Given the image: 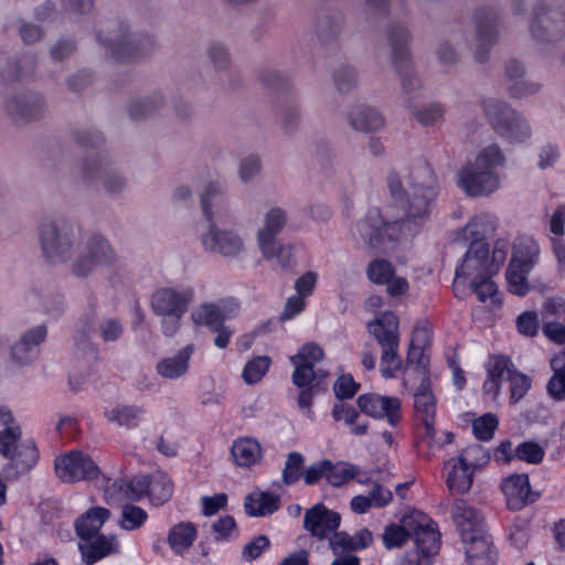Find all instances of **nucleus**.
Listing matches in <instances>:
<instances>
[{
  "label": "nucleus",
  "instance_id": "f257e3e1",
  "mask_svg": "<svg viewBox=\"0 0 565 565\" xmlns=\"http://www.w3.org/2000/svg\"><path fill=\"white\" fill-rule=\"evenodd\" d=\"M409 186L403 190L402 181L395 172L387 177V186L402 212L390 206L382 213L379 209L369 210L365 217L356 224L360 237L372 249L385 253L398 239L401 223L424 220L429 215L437 196V180L428 166L415 167L409 174Z\"/></svg>",
  "mask_w": 565,
  "mask_h": 565
},
{
  "label": "nucleus",
  "instance_id": "f03ea898",
  "mask_svg": "<svg viewBox=\"0 0 565 565\" xmlns=\"http://www.w3.org/2000/svg\"><path fill=\"white\" fill-rule=\"evenodd\" d=\"M40 242L44 257L50 263L72 260L71 273L78 278L88 277L99 267H120V260L106 238L92 235L84 243L76 244L74 227L63 220L43 223Z\"/></svg>",
  "mask_w": 565,
  "mask_h": 565
},
{
  "label": "nucleus",
  "instance_id": "7ed1b4c3",
  "mask_svg": "<svg viewBox=\"0 0 565 565\" xmlns=\"http://www.w3.org/2000/svg\"><path fill=\"white\" fill-rule=\"evenodd\" d=\"M201 207L209 223L206 232L201 234L204 249L225 257L236 256L243 249L244 242L233 230L220 226L230 222V214L218 184L211 183L206 186L201 194Z\"/></svg>",
  "mask_w": 565,
  "mask_h": 565
},
{
  "label": "nucleus",
  "instance_id": "20e7f679",
  "mask_svg": "<svg viewBox=\"0 0 565 565\" xmlns=\"http://www.w3.org/2000/svg\"><path fill=\"white\" fill-rule=\"evenodd\" d=\"M194 299V289L190 286L162 287L151 296L152 311L162 317V333L172 338L181 327V319Z\"/></svg>",
  "mask_w": 565,
  "mask_h": 565
},
{
  "label": "nucleus",
  "instance_id": "39448f33",
  "mask_svg": "<svg viewBox=\"0 0 565 565\" xmlns=\"http://www.w3.org/2000/svg\"><path fill=\"white\" fill-rule=\"evenodd\" d=\"M398 318L393 312H384L367 323V330L381 348V373L385 379L394 377L403 367L398 354Z\"/></svg>",
  "mask_w": 565,
  "mask_h": 565
},
{
  "label": "nucleus",
  "instance_id": "423d86ee",
  "mask_svg": "<svg viewBox=\"0 0 565 565\" xmlns=\"http://www.w3.org/2000/svg\"><path fill=\"white\" fill-rule=\"evenodd\" d=\"M20 427L3 428L0 431V455L9 459L6 468L8 477L18 478L31 470L39 458V451L32 440L21 441Z\"/></svg>",
  "mask_w": 565,
  "mask_h": 565
},
{
  "label": "nucleus",
  "instance_id": "0eeeda50",
  "mask_svg": "<svg viewBox=\"0 0 565 565\" xmlns=\"http://www.w3.org/2000/svg\"><path fill=\"white\" fill-rule=\"evenodd\" d=\"M483 111L494 131L510 142H524L531 136V129L525 118L498 99L482 102Z\"/></svg>",
  "mask_w": 565,
  "mask_h": 565
},
{
  "label": "nucleus",
  "instance_id": "6e6552de",
  "mask_svg": "<svg viewBox=\"0 0 565 565\" xmlns=\"http://www.w3.org/2000/svg\"><path fill=\"white\" fill-rule=\"evenodd\" d=\"M287 212L280 207H271L264 216V225L257 233V244L266 258L276 257L282 267L294 264L290 247L279 245L277 236L287 223Z\"/></svg>",
  "mask_w": 565,
  "mask_h": 565
},
{
  "label": "nucleus",
  "instance_id": "1a4fd4ad",
  "mask_svg": "<svg viewBox=\"0 0 565 565\" xmlns=\"http://www.w3.org/2000/svg\"><path fill=\"white\" fill-rule=\"evenodd\" d=\"M531 32L543 42L562 38L565 33V12L555 0H543L535 7Z\"/></svg>",
  "mask_w": 565,
  "mask_h": 565
},
{
  "label": "nucleus",
  "instance_id": "9d476101",
  "mask_svg": "<svg viewBox=\"0 0 565 565\" xmlns=\"http://www.w3.org/2000/svg\"><path fill=\"white\" fill-rule=\"evenodd\" d=\"M55 473L63 482L94 481L100 476V469L89 455L72 450L57 456L54 461Z\"/></svg>",
  "mask_w": 565,
  "mask_h": 565
},
{
  "label": "nucleus",
  "instance_id": "9b49d317",
  "mask_svg": "<svg viewBox=\"0 0 565 565\" xmlns=\"http://www.w3.org/2000/svg\"><path fill=\"white\" fill-rule=\"evenodd\" d=\"M97 40L113 57L122 61L135 58L145 45L150 44V39L131 33L127 25H119L109 38L99 32Z\"/></svg>",
  "mask_w": 565,
  "mask_h": 565
},
{
  "label": "nucleus",
  "instance_id": "f8f14e48",
  "mask_svg": "<svg viewBox=\"0 0 565 565\" xmlns=\"http://www.w3.org/2000/svg\"><path fill=\"white\" fill-rule=\"evenodd\" d=\"M406 529L411 531V537L415 545L424 551V554L434 556L440 548V534L437 525L424 513L413 512L404 516Z\"/></svg>",
  "mask_w": 565,
  "mask_h": 565
},
{
  "label": "nucleus",
  "instance_id": "ddd939ff",
  "mask_svg": "<svg viewBox=\"0 0 565 565\" xmlns=\"http://www.w3.org/2000/svg\"><path fill=\"white\" fill-rule=\"evenodd\" d=\"M388 39L393 49V60L396 68L402 75L403 90L407 94L419 88V81L412 72L411 62L406 43L408 40L407 31L404 26H393L388 31Z\"/></svg>",
  "mask_w": 565,
  "mask_h": 565
},
{
  "label": "nucleus",
  "instance_id": "4468645a",
  "mask_svg": "<svg viewBox=\"0 0 565 565\" xmlns=\"http://www.w3.org/2000/svg\"><path fill=\"white\" fill-rule=\"evenodd\" d=\"M356 404L362 413L374 418L385 417L392 426L401 422V401L397 397L367 393L360 395Z\"/></svg>",
  "mask_w": 565,
  "mask_h": 565
},
{
  "label": "nucleus",
  "instance_id": "2eb2a0df",
  "mask_svg": "<svg viewBox=\"0 0 565 565\" xmlns=\"http://www.w3.org/2000/svg\"><path fill=\"white\" fill-rule=\"evenodd\" d=\"M495 231V222L488 215H479L473 217L462 230L463 239H472L467 250L472 257L486 265L489 264V246L483 241L486 235Z\"/></svg>",
  "mask_w": 565,
  "mask_h": 565
},
{
  "label": "nucleus",
  "instance_id": "dca6fc26",
  "mask_svg": "<svg viewBox=\"0 0 565 565\" xmlns=\"http://www.w3.org/2000/svg\"><path fill=\"white\" fill-rule=\"evenodd\" d=\"M459 184L468 195L479 196L492 193L499 181L490 170L470 163L460 170Z\"/></svg>",
  "mask_w": 565,
  "mask_h": 565
},
{
  "label": "nucleus",
  "instance_id": "f3484780",
  "mask_svg": "<svg viewBox=\"0 0 565 565\" xmlns=\"http://www.w3.org/2000/svg\"><path fill=\"white\" fill-rule=\"evenodd\" d=\"M195 352V345L189 343L177 352L166 355L156 364L157 374L168 381H177L184 377L190 370V362Z\"/></svg>",
  "mask_w": 565,
  "mask_h": 565
},
{
  "label": "nucleus",
  "instance_id": "a211bd4d",
  "mask_svg": "<svg viewBox=\"0 0 565 565\" xmlns=\"http://www.w3.org/2000/svg\"><path fill=\"white\" fill-rule=\"evenodd\" d=\"M47 337L45 324H39L24 331L11 348V355L20 364H28L40 354V347Z\"/></svg>",
  "mask_w": 565,
  "mask_h": 565
},
{
  "label": "nucleus",
  "instance_id": "6ab92c4d",
  "mask_svg": "<svg viewBox=\"0 0 565 565\" xmlns=\"http://www.w3.org/2000/svg\"><path fill=\"white\" fill-rule=\"evenodd\" d=\"M340 521L339 513L330 511L319 503L306 511L303 525L312 536L322 540L338 530Z\"/></svg>",
  "mask_w": 565,
  "mask_h": 565
},
{
  "label": "nucleus",
  "instance_id": "aec40b11",
  "mask_svg": "<svg viewBox=\"0 0 565 565\" xmlns=\"http://www.w3.org/2000/svg\"><path fill=\"white\" fill-rule=\"evenodd\" d=\"M78 550L83 562L86 565H93L107 556L118 554L120 543L116 535L96 534L79 541Z\"/></svg>",
  "mask_w": 565,
  "mask_h": 565
},
{
  "label": "nucleus",
  "instance_id": "412c9836",
  "mask_svg": "<svg viewBox=\"0 0 565 565\" xmlns=\"http://www.w3.org/2000/svg\"><path fill=\"white\" fill-rule=\"evenodd\" d=\"M501 487L511 510H521L539 497V493L531 491L527 475L510 476L503 480Z\"/></svg>",
  "mask_w": 565,
  "mask_h": 565
},
{
  "label": "nucleus",
  "instance_id": "4be33fe9",
  "mask_svg": "<svg viewBox=\"0 0 565 565\" xmlns=\"http://www.w3.org/2000/svg\"><path fill=\"white\" fill-rule=\"evenodd\" d=\"M107 422L125 427L127 429H134L138 427L142 420L146 409L136 404H121L117 403L106 407L103 412Z\"/></svg>",
  "mask_w": 565,
  "mask_h": 565
},
{
  "label": "nucleus",
  "instance_id": "5701e85b",
  "mask_svg": "<svg viewBox=\"0 0 565 565\" xmlns=\"http://www.w3.org/2000/svg\"><path fill=\"white\" fill-rule=\"evenodd\" d=\"M452 518L461 537H470V533L483 529V518L467 501L458 499L452 505Z\"/></svg>",
  "mask_w": 565,
  "mask_h": 565
},
{
  "label": "nucleus",
  "instance_id": "b1692460",
  "mask_svg": "<svg viewBox=\"0 0 565 565\" xmlns=\"http://www.w3.org/2000/svg\"><path fill=\"white\" fill-rule=\"evenodd\" d=\"M446 484L450 492L463 494L471 489L475 469L459 458L450 459L446 463Z\"/></svg>",
  "mask_w": 565,
  "mask_h": 565
},
{
  "label": "nucleus",
  "instance_id": "393cba45",
  "mask_svg": "<svg viewBox=\"0 0 565 565\" xmlns=\"http://www.w3.org/2000/svg\"><path fill=\"white\" fill-rule=\"evenodd\" d=\"M85 173L87 178H98L109 194H118L126 188V180L117 170L104 164L99 159H94L88 163Z\"/></svg>",
  "mask_w": 565,
  "mask_h": 565
},
{
  "label": "nucleus",
  "instance_id": "a878e982",
  "mask_svg": "<svg viewBox=\"0 0 565 565\" xmlns=\"http://www.w3.org/2000/svg\"><path fill=\"white\" fill-rule=\"evenodd\" d=\"M110 511L103 507H93L75 521V531L79 541L99 534L104 523L109 520Z\"/></svg>",
  "mask_w": 565,
  "mask_h": 565
},
{
  "label": "nucleus",
  "instance_id": "bb28decb",
  "mask_svg": "<svg viewBox=\"0 0 565 565\" xmlns=\"http://www.w3.org/2000/svg\"><path fill=\"white\" fill-rule=\"evenodd\" d=\"M540 258V246L535 239L529 236H519L512 246L510 264L513 267H522L532 270Z\"/></svg>",
  "mask_w": 565,
  "mask_h": 565
},
{
  "label": "nucleus",
  "instance_id": "cd10ccee",
  "mask_svg": "<svg viewBox=\"0 0 565 565\" xmlns=\"http://www.w3.org/2000/svg\"><path fill=\"white\" fill-rule=\"evenodd\" d=\"M414 407L418 420L422 422L425 428V436L429 441L435 437V397L430 391L423 390L415 394Z\"/></svg>",
  "mask_w": 565,
  "mask_h": 565
},
{
  "label": "nucleus",
  "instance_id": "c85d7f7f",
  "mask_svg": "<svg viewBox=\"0 0 565 565\" xmlns=\"http://www.w3.org/2000/svg\"><path fill=\"white\" fill-rule=\"evenodd\" d=\"M515 369L511 361L504 356L493 358L488 367V380L484 382L483 390L487 394L497 396L500 391V384L504 381H510L512 373Z\"/></svg>",
  "mask_w": 565,
  "mask_h": 565
},
{
  "label": "nucleus",
  "instance_id": "c756f323",
  "mask_svg": "<svg viewBox=\"0 0 565 565\" xmlns=\"http://www.w3.org/2000/svg\"><path fill=\"white\" fill-rule=\"evenodd\" d=\"M495 21V14L492 12H486L484 17L481 13L477 17V36L479 41V49L476 52V60L480 63L487 61V51L490 45L495 41V34L493 31V23Z\"/></svg>",
  "mask_w": 565,
  "mask_h": 565
},
{
  "label": "nucleus",
  "instance_id": "7c9ffc66",
  "mask_svg": "<svg viewBox=\"0 0 565 565\" xmlns=\"http://www.w3.org/2000/svg\"><path fill=\"white\" fill-rule=\"evenodd\" d=\"M196 535L198 531L193 523L180 522L169 531L168 543L175 554L182 555L192 546Z\"/></svg>",
  "mask_w": 565,
  "mask_h": 565
},
{
  "label": "nucleus",
  "instance_id": "2f4dec72",
  "mask_svg": "<svg viewBox=\"0 0 565 565\" xmlns=\"http://www.w3.org/2000/svg\"><path fill=\"white\" fill-rule=\"evenodd\" d=\"M9 111L25 120L38 118L43 110V102L40 97L31 95L12 99L8 103Z\"/></svg>",
  "mask_w": 565,
  "mask_h": 565
},
{
  "label": "nucleus",
  "instance_id": "473e14b6",
  "mask_svg": "<svg viewBox=\"0 0 565 565\" xmlns=\"http://www.w3.org/2000/svg\"><path fill=\"white\" fill-rule=\"evenodd\" d=\"M280 508V497L278 494L258 491L249 493V515L266 516L276 512Z\"/></svg>",
  "mask_w": 565,
  "mask_h": 565
},
{
  "label": "nucleus",
  "instance_id": "72a5a7b5",
  "mask_svg": "<svg viewBox=\"0 0 565 565\" xmlns=\"http://www.w3.org/2000/svg\"><path fill=\"white\" fill-rule=\"evenodd\" d=\"M351 125L356 130H377L383 126L382 116L373 108L356 106L350 115Z\"/></svg>",
  "mask_w": 565,
  "mask_h": 565
},
{
  "label": "nucleus",
  "instance_id": "f704fd0d",
  "mask_svg": "<svg viewBox=\"0 0 565 565\" xmlns=\"http://www.w3.org/2000/svg\"><path fill=\"white\" fill-rule=\"evenodd\" d=\"M172 493L173 486L167 475L162 472L151 475L148 498L152 505L159 507L164 504L171 498Z\"/></svg>",
  "mask_w": 565,
  "mask_h": 565
},
{
  "label": "nucleus",
  "instance_id": "c9c22d12",
  "mask_svg": "<svg viewBox=\"0 0 565 565\" xmlns=\"http://www.w3.org/2000/svg\"><path fill=\"white\" fill-rule=\"evenodd\" d=\"M554 375L547 384L548 394L557 401L565 398V352L556 355L551 361Z\"/></svg>",
  "mask_w": 565,
  "mask_h": 565
},
{
  "label": "nucleus",
  "instance_id": "e433bc0d",
  "mask_svg": "<svg viewBox=\"0 0 565 565\" xmlns=\"http://www.w3.org/2000/svg\"><path fill=\"white\" fill-rule=\"evenodd\" d=\"M466 543V555L468 558H483L491 554L492 544L484 530L470 533V537H462Z\"/></svg>",
  "mask_w": 565,
  "mask_h": 565
},
{
  "label": "nucleus",
  "instance_id": "4c0bfd02",
  "mask_svg": "<svg viewBox=\"0 0 565 565\" xmlns=\"http://www.w3.org/2000/svg\"><path fill=\"white\" fill-rule=\"evenodd\" d=\"M192 321L198 326H206L211 330L223 321V313L218 306L205 302L198 306L191 313Z\"/></svg>",
  "mask_w": 565,
  "mask_h": 565
},
{
  "label": "nucleus",
  "instance_id": "58836bf2",
  "mask_svg": "<svg viewBox=\"0 0 565 565\" xmlns=\"http://www.w3.org/2000/svg\"><path fill=\"white\" fill-rule=\"evenodd\" d=\"M148 520L146 510L138 505L125 504L121 509V515L118 525L125 531H136L145 525Z\"/></svg>",
  "mask_w": 565,
  "mask_h": 565
},
{
  "label": "nucleus",
  "instance_id": "ea45409f",
  "mask_svg": "<svg viewBox=\"0 0 565 565\" xmlns=\"http://www.w3.org/2000/svg\"><path fill=\"white\" fill-rule=\"evenodd\" d=\"M359 472V468L354 465L347 462L332 463L329 460L327 482L333 487H341L354 479Z\"/></svg>",
  "mask_w": 565,
  "mask_h": 565
},
{
  "label": "nucleus",
  "instance_id": "a19ab883",
  "mask_svg": "<svg viewBox=\"0 0 565 565\" xmlns=\"http://www.w3.org/2000/svg\"><path fill=\"white\" fill-rule=\"evenodd\" d=\"M492 274V268L490 265H486L481 263V260L476 259L470 254L466 253L465 258L461 265L456 270V278H469L472 280H477L483 277H488Z\"/></svg>",
  "mask_w": 565,
  "mask_h": 565
},
{
  "label": "nucleus",
  "instance_id": "79ce46f5",
  "mask_svg": "<svg viewBox=\"0 0 565 565\" xmlns=\"http://www.w3.org/2000/svg\"><path fill=\"white\" fill-rule=\"evenodd\" d=\"M429 341L428 331L425 328H416L414 330L409 350L407 354V362L425 367V345Z\"/></svg>",
  "mask_w": 565,
  "mask_h": 565
},
{
  "label": "nucleus",
  "instance_id": "37998d69",
  "mask_svg": "<svg viewBox=\"0 0 565 565\" xmlns=\"http://www.w3.org/2000/svg\"><path fill=\"white\" fill-rule=\"evenodd\" d=\"M530 271V269L522 267H513L512 264L509 263L505 276L510 292L518 296H524L527 294L530 290V284L526 276Z\"/></svg>",
  "mask_w": 565,
  "mask_h": 565
},
{
  "label": "nucleus",
  "instance_id": "c03bdc74",
  "mask_svg": "<svg viewBox=\"0 0 565 565\" xmlns=\"http://www.w3.org/2000/svg\"><path fill=\"white\" fill-rule=\"evenodd\" d=\"M341 18L339 14L326 13L320 15L316 22L317 35L324 42L331 41L339 33Z\"/></svg>",
  "mask_w": 565,
  "mask_h": 565
},
{
  "label": "nucleus",
  "instance_id": "a18cd8bd",
  "mask_svg": "<svg viewBox=\"0 0 565 565\" xmlns=\"http://www.w3.org/2000/svg\"><path fill=\"white\" fill-rule=\"evenodd\" d=\"M395 274V269L391 262L377 258L367 265L366 275L367 278L377 285H384Z\"/></svg>",
  "mask_w": 565,
  "mask_h": 565
},
{
  "label": "nucleus",
  "instance_id": "49530a36",
  "mask_svg": "<svg viewBox=\"0 0 565 565\" xmlns=\"http://www.w3.org/2000/svg\"><path fill=\"white\" fill-rule=\"evenodd\" d=\"M303 463L305 459L301 454L290 452L282 470V482L288 486L294 484L301 476L303 477Z\"/></svg>",
  "mask_w": 565,
  "mask_h": 565
},
{
  "label": "nucleus",
  "instance_id": "de8ad7c7",
  "mask_svg": "<svg viewBox=\"0 0 565 565\" xmlns=\"http://www.w3.org/2000/svg\"><path fill=\"white\" fill-rule=\"evenodd\" d=\"M471 287L479 301L490 300L492 307H500L501 301L497 298V286L489 276L477 280H471Z\"/></svg>",
  "mask_w": 565,
  "mask_h": 565
},
{
  "label": "nucleus",
  "instance_id": "09e8293b",
  "mask_svg": "<svg viewBox=\"0 0 565 565\" xmlns=\"http://www.w3.org/2000/svg\"><path fill=\"white\" fill-rule=\"evenodd\" d=\"M151 481V476L135 477L129 482L120 484V490L125 491V497L131 501H139L148 497V490Z\"/></svg>",
  "mask_w": 565,
  "mask_h": 565
},
{
  "label": "nucleus",
  "instance_id": "8fccbe9b",
  "mask_svg": "<svg viewBox=\"0 0 565 565\" xmlns=\"http://www.w3.org/2000/svg\"><path fill=\"white\" fill-rule=\"evenodd\" d=\"M499 424L498 417L491 413L484 414L472 422L475 436L479 440H490Z\"/></svg>",
  "mask_w": 565,
  "mask_h": 565
},
{
  "label": "nucleus",
  "instance_id": "3c124183",
  "mask_svg": "<svg viewBox=\"0 0 565 565\" xmlns=\"http://www.w3.org/2000/svg\"><path fill=\"white\" fill-rule=\"evenodd\" d=\"M411 537V531L406 529L404 519L402 525L391 524L386 526L383 541L387 548L399 547Z\"/></svg>",
  "mask_w": 565,
  "mask_h": 565
},
{
  "label": "nucleus",
  "instance_id": "603ef678",
  "mask_svg": "<svg viewBox=\"0 0 565 565\" xmlns=\"http://www.w3.org/2000/svg\"><path fill=\"white\" fill-rule=\"evenodd\" d=\"M458 458L476 470L487 465L490 456L481 445L477 444L467 447Z\"/></svg>",
  "mask_w": 565,
  "mask_h": 565
},
{
  "label": "nucleus",
  "instance_id": "864d4df0",
  "mask_svg": "<svg viewBox=\"0 0 565 565\" xmlns=\"http://www.w3.org/2000/svg\"><path fill=\"white\" fill-rule=\"evenodd\" d=\"M361 483L371 484V491L369 493V500L375 508H383L393 500V493L390 489L383 487L377 481L370 478L359 480Z\"/></svg>",
  "mask_w": 565,
  "mask_h": 565
},
{
  "label": "nucleus",
  "instance_id": "5fc2aeb1",
  "mask_svg": "<svg viewBox=\"0 0 565 565\" xmlns=\"http://www.w3.org/2000/svg\"><path fill=\"white\" fill-rule=\"evenodd\" d=\"M504 162V156L501 149L497 145H491L484 148L476 158L475 164L483 168V170H490Z\"/></svg>",
  "mask_w": 565,
  "mask_h": 565
},
{
  "label": "nucleus",
  "instance_id": "6e6d98bb",
  "mask_svg": "<svg viewBox=\"0 0 565 565\" xmlns=\"http://www.w3.org/2000/svg\"><path fill=\"white\" fill-rule=\"evenodd\" d=\"M544 457V449L534 441H524L515 448V458L529 463H540Z\"/></svg>",
  "mask_w": 565,
  "mask_h": 565
},
{
  "label": "nucleus",
  "instance_id": "4d7b16f0",
  "mask_svg": "<svg viewBox=\"0 0 565 565\" xmlns=\"http://www.w3.org/2000/svg\"><path fill=\"white\" fill-rule=\"evenodd\" d=\"M413 116L423 126H433L443 119L444 107L440 104H431L427 107L415 109Z\"/></svg>",
  "mask_w": 565,
  "mask_h": 565
},
{
  "label": "nucleus",
  "instance_id": "13d9d810",
  "mask_svg": "<svg viewBox=\"0 0 565 565\" xmlns=\"http://www.w3.org/2000/svg\"><path fill=\"white\" fill-rule=\"evenodd\" d=\"M330 547L337 557L345 556L347 554H352V552L356 551L354 537L344 532L333 533L330 539Z\"/></svg>",
  "mask_w": 565,
  "mask_h": 565
},
{
  "label": "nucleus",
  "instance_id": "bf43d9fd",
  "mask_svg": "<svg viewBox=\"0 0 565 565\" xmlns=\"http://www.w3.org/2000/svg\"><path fill=\"white\" fill-rule=\"evenodd\" d=\"M509 382L511 393L510 399L512 403H516L524 397L532 384V381L527 375L520 373L516 370L512 373Z\"/></svg>",
  "mask_w": 565,
  "mask_h": 565
},
{
  "label": "nucleus",
  "instance_id": "052dcab7",
  "mask_svg": "<svg viewBox=\"0 0 565 565\" xmlns=\"http://www.w3.org/2000/svg\"><path fill=\"white\" fill-rule=\"evenodd\" d=\"M323 358L322 349L315 343H307L299 350L298 354L291 356V363H302L310 366L321 361Z\"/></svg>",
  "mask_w": 565,
  "mask_h": 565
},
{
  "label": "nucleus",
  "instance_id": "680f3d73",
  "mask_svg": "<svg viewBox=\"0 0 565 565\" xmlns=\"http://www.w3.org/2000/svg\"><path fill=\"white\" fill-rule=\"evenodd\" d=\"M212 530L215 533V539L217 541L230 540L237 535L236 522L231 515L217 519L212 524Z\"/></svg>",
  "mask_w": 565,
  "mask_h": 565
},
{
  "label": "nucleus",
  "instance_id": "e2e57ef3",
  "mask_svg": "<svg viewBox=\"0 0 565 565\" xmlns=\"http://www.w3.org/2000/svg\"><path fill=\"white\" fill-rule=\"evenodd\" d=\"M359 388L360 384L353 380L351 374L339 376L333 385L334 394L339 399L353 397Z\"/></svg>",
  "mask_w": 565,
  "mask_h": 565
},
{
  "label": "nucleus",
  "instance_id": "0e129e2a",
  "mask_svg": "<svg viewBox=\"0 0 565 565\" xmlns=\"http://www.w3.org/2000/svg\"><path fill=\"white\" fill-rule=\"evenodd\" d=\"M270 365L271 359L268 355H258L249 360V385L259 382Z\"/></svg>",
  "mask_w": 565,
  "mask_h": 565
},
{
  "label": "nucleus",
  "instance_id": "69168bd1",
  "mask_svg": "<svg viewBox=\"0 0 565 565\" xmlns=\"http://www.w3.org/2000/svg\"><path fill=\"white\" fill-rule=\"evenodd\" d=\"M227 504V495L217 493L214 495H203L201 498L202 513L205 516H212L223 510Z\"/></svg>",
  "mask_w": 565,
  "mask_h": 565
},
{
  "label": "nucleus",
  "instance_id": "338daca9",
  "mask_svg": "<svg viewBox=\"0 0 565 565\" xmlns=\"http://www.w3.org/2000/svg\"><path fill=\"white\" fill-rule=\"evenodd\" d=\"M516 327L520 333L526 337H534L539 331V320L535 312H524L519 316Z\"/></svg>",
  "mask_w": 565,
  "mask_h": 565
},
{
  "label": "nucleus",
  "instance_id": "774afa93",
  "mask_svg": "<svg viewBox=\"0 0 565 565\" xmlns=\"http://www.w3.org/2000/svg\"><path fill=\"white\" fill-rule=\"evenodd\" d=\"M332 417L337 422L342 420L347 425H354L360 418V414L354 407L341 402L333 406Z\"/></svg>",
  "mask_w": 565,
  "mask_h": 565
}]
</instances>
